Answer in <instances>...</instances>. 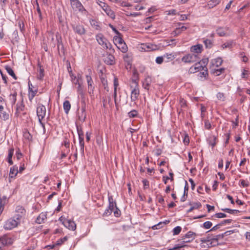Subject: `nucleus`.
<instances>
[{
	"label": "nucleus",
	"mask_w": 250,
	"mask_h": 250,
	"mask_svg": "<svg viewBox=\"0 0 250 250\" xmlns=\"http://www.w3.org/2000/svg\"><path fill=\"white\" fill-rule=\"evenodd\" d=\"M133 85H130L131 89V100L132 102H135L138 100L140 95V90L139 88L138 83L135 80H132Z\"/></svg>",
	"instance_id": "f257e3e1"
},
{
	"label": "nucleus",
	"mask_w": 250,
	"mask_h": 250,
	"mask_svg": "<svg viewBox=\"0 0 250 250\" xmlns=\"http://www.w3.org/2000/svg\"><path fill=\"white\" fill-rule=\"evenodd\" d=\"M70 2L71 6L74 10H78L84 15L87 14V11L79 0H70Z\"/></svg>",
	"instance_id": "f03ea898"
},
{
	"label": "nucleus",
	"mask_w": 250,
	"mask_h": 250,
	"mask_svg": "<svg viewBox=\"0 0 250 250\" xmlns=\"http://www.w3.org/2000/svg\"><path fill=\"white\" fill-rule=\"evenodd\" d=\"M21 220H18L17 217L14 216L12 218L8 219L4 225V229L6 230H10L17 227L20 224Z\"/></svg>",
	"instance_id": "7ed1b4c3"
},
{
	"label": "nucleus",
	"mask_w": 250,
	"mask_h": 250,
	"mask_svg": "<svg viewBox=\"0 0 250 250\" xmlns=\"http://www.w3.org/2000/svg\"><path fill=\"white\" fill-rule=\"evenodd\" d=\"M37 114L39 118V121L43 127H44V125L42 123V120L44 118L46 115V107L42 104H39L37 107Z\"/></svg>",
	"instance_id": "20e7f679"
},
{
	"label": "nucleus",
	"mask_w": 250,
	"mask_h": 250,
	"mask_svg": "<svg viewBox=\"0 0 250 250\" xmlns=\"http://www.w3.org/2000/svg\"><path fill=\"white\" fill-rule=\"evenodd\" d=\"M97 3L109 17H110L112 19H115V14L114 12L111 9L110 7L106 3L99 0L97 1Z\"/></svg>",
	"instance_id": "39448f33"
},
{
	"label": "nucleus",
	"mask_w": 250,
	"mask_h": 250,
	"mask_svg": "<svg viewBox=\"0 0 250 250\" xmlns=\"http://www.w3.org/2000/svg\"><path fill=\"white\" fill-rule=\"evenodd\" d=\"M96 40L104 48L110 50L112 48L111 44L102 34L97 35Z\"/></svg>",
	"instance_id": "423d86ee"
},
{
	"label": "nucleus",
	"mask_w": 250,
	"mask_h": 250,
	"mask_svg": "<svg viewBox=\"0 0 250 250\" xmlns=\"http://www.w3.org/2000/svg\"><path fill=\"white\" fill-rule=\"evenodd\" d=\"M199 60L198 55L194 54H187L182 58V61L185 63H193Z\"/></svg>",
	"instance_id": "0eeeda50"
},
{
	"label": "nucleus",
	"mask_w": 250,
	"mask_h": 250,
	"mask_svg": "<svg viewBox=\"0 0 250 250\" xmlns=\"http://www.w3.org/2000/svg\"><path fill=\"white\" fill-rule=\"evenodd\" d=\"M88 74L85 76V77L88 84L89 92L90 94H91L93 93L95 87L94 86L93 81L91 76L92 73L91 70L90 69H88Z\"/></svg>",
	"instance_id": "6e6552de"
},
{
	"label": "nucleus",
	"mask_w": 250,
	"mask_h": 250,
	"mask_svg": "<svg viewBox=\"0 0 250 250\" xmlns=\"http://www.w3.org/2000/svg\"><path fill=\"white\" fill-rule=\"evenodd\" d=\"M15 213V217H17L18 220H21L25 215L26 210L22 206L18 205L16 207Z\"/></svg>",
	"instance_id": "1a4fd4ad"
},
{
	"label": "nucleus",
	"mask_w": 250,
	"mask_h": 250,
	"mask_svg": "<svg viewBox=\"0 0 250 250\" xmlns=\"http://www.w3.org/2000/svg\"><path fill=\"white\" fill-rule=\"evenodd\" d=\"M196 236V234L195 232L189 231L182 237V242L183 244L189 243L192 241Z\"/></svg>",
	"instance_id": "9d476101"
},
{
	"label": "nucleus",
	"mask_w": 250,
	"mask_h": 250,
	"mask_svg": "<svg viewBox=\"0 0 250 250\" xmlns=\"http://www.w3.org/2000/svg\"><path fill=\"white\" fill-rule=\"evenodd\" d=\"M0 243L2 244V248H3L7 245L12 244L13 240L7 235H5L0 237Z\"/></svg>",
	"instance_id": "9b49d317"
},
{
	"label": "nucleus",
	"mask_w": 250,
	"mask_h": 250,
	"mask_svg": "<svg viewBox=\"0 0 250 250\" xmlns=\"http://www.w3.org/2000/svg\"><path fill=\"white\" fill-rule=\"evenodd\" d=\"M72 28L74 31L78 35L82 36L85 33V30L83 25L81 24H76L72 25Z\"/></svg>",
	"instance_id": "f8f14e48"
},
{
	"label": "nucleus",
	"mask_w": 250,
	"mask_h": 250,
	"mask_svg": "<svg viewBox=\"0 0 250 250\" xmlns=\"http://www.w3.org/2000/svg\"><path fill=\"white\" fill-rule=\"evenodd\" d=\"M204 68V66L201 64V62L196 63L193 66L189 68V72L190 73H195L197 72L201 71Z\"/></svg>",
	"instance_id": "ddd939ff"
},
{
	"label": "nucleus",
	"mask_w": 250,
	"mask_h": 250,
	"mask_svg": "<svg viewBox=\"0 0 250 250\" xmlns=\"http://www.w3.org/2000/svg\"><path fill=\"white\" fill-rule=\"evenodd\" d=\"M152 83V79L151 77L147 75L145 79L143 82V86L144 88L145 89L148 90L149 89V87L150 84Z\"/></svg>",
	"instance_id": "4468645a"
},
{
	"label": "nucleus",
	"mask_w": 250,
	"mask_h": 250,
	"mask_svg": "<svg viewBox=\"0 0 250 250\" xmlns=\"http://www.w3.org/2000/svg\"><path fill=\"white\" fill-rule=\"evenodd\" d=\"M104 62L107 64L113 65L115 62V57L113 55L110 54H107L104 59Z\"/></svg>",
	"instance_id": "2eb2a0df"
},
{
	"label": "nucleus",
	"mask_w": 250,
	"mask_h": 250,
	"mask_svg": "<svg viewBox=\"0 0 250 250\" xmlns=\"http://www.w3.org/2000/svg\"><path fill=\"white\" fill-rule=\"evenodd\" d=\"M86 117V114L85 112V109L84 107H82L81 109V112H79L78 113V120L82 122H83L85 121Z\"/></svg>",
	"instance_id": "dca6fc26"
},
{
	"label": "nucleus",
	"mask_w": 250,
	"mask_h": 250,
	"mask_svg": "<svg viewBox=\"0 0 250 250\" xmlns=\"http://www.w3.org/2000/svg\"><path fill=\"white\" fill-rule=\"evenodd\" d=\"M203 50V45L200 44H198L192 46L190 48L191 52L199 54L201 53Z\"/></svg>",
	"instance_id": "f3484780"
},
{
	"label": "nucleus",
	"mask_w": 250,
	"mask_h": 250,
	"mask_svg": "<svg viewBox=\"0 0 250 250\" xmlns=\"http://www.w3.org/2000/svg\"><path fill=\"white\" fill-rule=\"evenodd\" d=\"M24 110V105L22 102L17 103L16 104V111L15 112V115L19 116L20 113Z\"/></svg>",
	"instance_id": "a211bd4d"
},
{
	"label": "nucleus",
	"mask_w": 250,
	"mask_h": 250,
	"mask_svg": "<svg viewBox=\"0 0 250 250\" xmlns=\"http://www.w3.org/2000/svg\"><path fill=\"white\" fill-rule=\"evenodd\" d=\"M64 226H65L69 230H75L76 229V224L73 221H72L71 220H68L66 225Z\"/></svg>",
	"instance_id": "6ab92c4d"
},
{
	"label": "nucleus",
	"mask_w": 250,
	"mask_h": 250,
	"mask_svg": "<svg viewBox=\"0 0 250 250\" xmlns=\"http://www.w3.org/2000/svg\"><path fill=\"white\" fill-rule=\"evenodd\" d=\"M18 173V167L16 165L10 168L9 176L11 178H14Z\"/></svg>",
	"instance_id": "aec40b11"
},
{
	"label": "nucleus",
	"mask_w": 250,
	"mask_h": 250,
	"mask_svg": "<svg viewBox=\"0 0 250 250\" xmlns=\"http://www.w3.org/2000/svg\"><path fill=\"white\" fill-rule=\"evenodd\" d=\"M222 62L223 60L221 58H217L212 60L211 61L212 67H218L222 64Z\"/></svg>",
	"instance_id": "412c9836"
},
{
	"label": "nucleus",
	"mask_w": 250,
	"mask_h": 250,
	"mask_svg": "<svg viewBox=\"0 0 250 250\" xmlns=\"http://www.w3.org/2000/svg\"><path fill=\"white\" fill-rule=\"evenodd\" d=\"M199 72L198 76L201 78H206L208 76V68L206 66H204V68Z\"/></svg>",
	"instance_id": "4be33fe9"
},
{
	"label": "nucleus",
	"mask_w": 250,
	"mask_h": 250,
	"mask_svg": "<svg viewBox=\"0 0 250 250\" xmlns=\"http://www.w3.org/2000/svg\"><path fill=\"white\" fill-rule=\"evenodd\" d=\"M143 45L144 46V48L146 51L155 50L157 49V46L151 43L146 44Z\"/></svg>",
	"instance_id": "5701e85b"
},
{
	"label": "nucleus",
	"mask_w": 250,
	"mask_h": 250,
	"mask_svg": "<svg viewBox=\"0 0 250 250\" xmlns=\"http://www.w3.org/2000/svg\"><path fill=\"white\" fill-rule=\"evenodd\" d=\"M225 71V68H221L219 69H211V73L215 76H218L222 74Z\"/></svg>",
	"instance_id": "b1692460"
},
{
	"label": "nucleus",
	"mask_w": 250,
	"mask_h": 250,
	"mask_svg": "<svg viewBox=\"0 0 250 250\" xmlns=\"http://www.w3.org/2000/svg\"><path fill=\"white\" fill-rule=\"evenodd\" d=\"M63 107L65 113L68 114L71 108V104L69 101H65L63 104Z\"/></svg>",
	"instance_id": "393cba45"
},
{
	"label": "nucleus",
	"mask_w": 250,
	"mask_h": 250,
	"mask_svg": "<svg viewBox=\"0 0 250 250\" xmlns=\"http://www.w3.org/2000/svg\"><path fill=\"white\" fill-rule=\"evenodd\" d=\"M5 69L6 70V72L10 76H11L15 80H17V76L15 74V73L14 72V71L13 70V69H12V68L10 66H9L8 65H6L5 66Z\"/></svg>",
	"instance_id": "a878e982"
},
{
	"label": "nucleus",
	"mask_w": 250,
	"mask_h": 250,
	"mask_svg": "<svg viewBox=\"0 0 250 250\" xmlns=\"http://www.w3.org/2000/svg\"><path fill=\"white\" fill-rule=\"evenodd\" d=\"M7 199L6 197L3 196L2 198H0V215L2 213L4 207L6 203Z\"/></svg>",
	"instance_id": "bb28decb"
},
{
	"label": "nucleus",
	"mask_w": 250,
	"mask_h": 250,
	"mask_svg": "<svg viewBox=\"0 0 250 250\" xmlns=\"http://www.w3.org/2000/svg\"><path fill=\"white\" fill-rule=\"evenodd\" d=\"M29 100L31 101L32 99L34 98V97L35 96L37 91L36 90H33L31 87H30V85L29 84Z\"/></svg>",
	"instance_id": "cd10ccee"
},
{
	"label": "nucleus",
	"mask_w": 250,
	"mask_h": 250,
	"mask_svg": "<svg viewBox=\"0 0 250 250\" xmlns=\"http://www.w3.org/2000/svg\"><path fill=\"white\" fill-rule=\"evenodd\" d=\"M220 2V0H210L208 2L207 6L210 9L218 5Z\"/></svg>",
	"instance_id": "c85d7f7f"
},
{
	"label": "nucleus",
	"mask_w": 250,
	"mask_h": 250,
	"mask_svg": "<svg viewBox=\"0 0 250 250\" xmlns=\"http://www.w3.org/2000/svg\"><path fill=\"white\" fill-rule=\"evenodd\" d=\"M113 41L116 46L120 45L124 42V41L123 40V39L119 36H115L113 38Z\"/></svg>",
	"instance_id": "c756f323"
},
{
	"label": "nucleus",
	"mask_w": 250,
	"mask_h": 250,
	"mask_svg": "<svg viewBox=\"0 0 250 250\" xmlns=\"http://www.w3.org/2000/svg\"><path fill=\"white\" fill-rule=\"evenodd\" d=\"M118 48L121 50L123 53H125L127 51V46L126 43L125 42H123L122 44L119 45H117Z\"/></svg>",
	"instance_id": "7c9ffc66"
},
{
	"label": "nucleus",
	"mask_w": 250,
	"mask_h": 250,
	"mask_svg": "<svg viewBox=\"0 0 250 250\" xmlns=\"http://www.w3.org/2000/svg\"><path fill=\"white\" fill-rule=\"evenodd\" d=\"M203 42L207 48H210L213 45V43L211 40L208 39H203Z\"/></svg>",
	"instance_id": "2f4dec72"
},
{
	"label": "nucleus",
	"mask_w": 250,
	"mask_h": 250,
	"mask_svg": "<svg viewBox=\"0 0 250 250\" xmlns=\"http://www.w3.org/2000/svg\"><path fill=\"white\" fill-rule=\"evenodd\" d=\"M226 29L222 27H219L216 30V33L220 37H223L226 35Z\"/></svg>",
	"instance_id": "473e14b6"
},
{
	"label": "nucleus",
	"mask_w": 250,
	"mask_h": 250,
	"mask_svg": "<svg viewBox=\"0 0 250 250\" xmlns=\"http://www.w3.org/2000/svg\"><path fill=\"white\" fill-rule=\"evenodd\" d=\"M73 83L77 85L78 84V87H77V92L80 94H81V95H83V88L81 85V83H80V82H79V80H76V82H75L74 81H73Z\"/></svg>",
	"instance_id": "72a5a7b5"
},
{
	"label": "nucleus",
	"mask_w": 250,
	"mask_h": 250,
	"mask_svg": "<svg viewBox=\"0 0 250 250\" xmlns=\"http://www.w3.org/2000/svg\"><path fill=\"white\" fill-rule=\"evenodd\" d=\"M40 69L37 74V78L40 80H42L44 77V70L42 68L41 65H39Z\"/></svg>",
	"instance_id": "f704fd0d"
},
{
	"label": "nucleus",
	"mask_w": 250,
	"mask_h": 250,
	"mask_svg": "<svg viewBox=\"0 0 250 250\" xmlns=\"http://www.w3.org/2000/svg\"><path fill=\"white\" fill-rule=\"evenodd\" d=\"M221 210L230 214H237L240 212L239 210L231 209L229 208H222Z\"/></svg>",
	"instance_id": "c9c22d12"
},
{
	"label": "nucleus",
	"mask_w": 250,
	"mask_h": 250,
	"mask_svg": "<svg viewBox=\"0 0 250 250\" xmlns=\"http://www.w3.org/2000/svg\"><path fill=\"white\" fill-rule=\"evenodd\" d=\"M46 218L44 214H40L36 219V223L38 224H42L44 222V220Z\"/></svg>",
	"instance_id": "e433bc0d"
},
{
	"label": "nucleus",
	"mask_w": 250,
	"mask_h": 250,
	"mask_svg": "<svg viewBox=\"0 0 250 250\" xmlns=\"http://www.w3.org/2000/svg\"><path fill=\"white\" fill-rule=\"evenodd\" d=\"M0 117L4 121L7 120L9 119V115L5 111H1L0 113Z\"/></svg>",
	"instance_id": "4c0bfd02"
},
{
	"label": "nucleus",
	"mask_w": 250,
	"mask_h": 250,
	"mask_svg": "<svg viewBox=\"0 0 250 250\" xmlns=\"http://www.w3.org/2000/svg\"><path fill=\"white\" fill-rule=\"evenodd\" d=\"M79 144L81 146V151L83 154L84 153V138H79Z\"/></svg>",
	"instance_id": "58836bf2"
},
{
	"label": "nucleus",
	"mask_w": 250,
	"mask_h": 250,
	"mask_svg": "<svg viewBox=\"0 0 250 250\" xmlns=\"http://www.w3.org/2000/svg\"><path fill=\"white\" fill-rule=\"evenodd\" d=\"M77 130L79 135V138H84V134L82 127L80 126L77 125Z\"/></svg>",
	"instance_id": "ea45409f"
},
{
	"label": "nucleus",
	"mask_w": 250,
	"mask_h": 250,
	"mask_svg": "<svg viewBox=\"0 0 250 250\" xmlns=\"http://www.w3.org/2000/svg\"><path fill=\"white\" fill-rule=\"evenodd\" d=\"M216 97L221 101H224L226 99V96L223 93L218 92L216 95Z\"/></svg>",
	"instance_id": "a19ab883"
},
{
	"label": "nucleus",
	"mask_w": 250,
	"mask_h": 250,
	"mask_svg": "<svg viewBox=\"0 0 250 250\" xmlns=\"http://www.w3.org/2000/svg\"><path fill=\"white\" fill-rule=\"evenodd\" d=\"M181 230H182V228L181 227H180V226L176 227L173 229V231H172L173 235H175L179 234L180 233V232L181 231Z\"/></svg>",
	"instance_id": "79ce46f5"
},
{
	"label": "nucleus",
	"mask_w": 250,
	"mask_h": 250,
	"mask_svg": "<svg viewBox=\"0 0 250 250\" xmlns=\"http://www.w3.org/2000/svg\"><path fill=\"white\" fill-rule=\"evenodd\" d=\"M138 112L136 110H132L128 112V115L130 118H134L137 116Z\"/></svg>",
	"instance_id": "37998d69"
},
{
	"label": "nucleus",
	"mask_w": 250,
	"mask_h": 250,
	"mask_svg": "<svg viewBox=\"0 0 250 250\" xmlns=\"http://www.w3.org/2000/svg\"><path fill=\"white\" fill-rule=\"evenodd\" d=\"M203 227L206 229H208L210 228L212 225V224L210 221H206L203 224Z\"/></svg>",
	"instance_id": "c03bdc74"
},
{
	"label": "nucleus",
	"mask_w": 250,
	"mask_h": 250,
	"mask_svg": "<svg viewBox=\"0 0 250 250\" xmlns=\"http://www.w3.org/2000/svg\"><path fill=\"white\" fill-rule=\"evenodd\" d=\"M67 239V238L66 236H65L63 238L60 239L56 242V245H57V246L61 245L64 241H66Z\"/></svg>",
	"instance_id": "a18cd8bd"
},
{
	"label": "nucleus",
	"mask_w": 250,
	"mask_h": 250,
	"mask_svg": "<svg viewBox=\"0 0 250 250\" xmlns=\"http://www.w3.org/2000/svg\"><path fill=\"white\" fill-rule=\"evenodd\" d=\"M217 140L216 137L213 136L211 138V140L209 142V145L211 146L212 147H214L216 145V141Z\"/></svg>",
	"instance_id": "49530a36"
},
{
	"label": "nucleus",
	"mask_w": 250,
	"mask_h": 250,
	"mask_svg": "<svg viewBox=\"0 0 250 250\" xmlns=\"http://www.w3.org/2000/svg\"><path fill=\"white\" fill-rule=\"evenodd\" d=\"M214 216L218 218H222L227 217V215L225 213L221 212L216 213Z\"/></svg>",
	"instance_id": "de8ad7c7"
},
{
	"label": "nucleus",
	"mask_w": 250,
	"mask_h": 250,
	"mask_svg": "<svg viewBox=\"0 0 250 250\" xmlns=\"http://www.w3.org/2000/svg\"><path fill=\"white\" fill-rule=\"evenodd\" d=\"M68 220V219H66L64 217H63V216H61L59 219V221H60L61 222H62V223L64 226L66 225Z\"/></svg>",
	"instance_id": "09e8293b"
},
{
	"label": "nucleus",
	"mask_w": 250,
	"mask_h": 250,
	"mask_svg": "<svg viewBox=\"0 0 250 250\" xmlns=\"http://www.w3.org/2000/svg\"><path fill=\"white\" fill-rule=\"evenodd\" d=\"M164 56L157 57L156 59V62L159 64H161L164 61Z\"/></svg>",
	"instance_id": "8fccbe9b"
},
{
	"label": "nucleus",
	"mask_w": 250,
	"mask_h": 250,
	"mask_svg": "<svg viewBox=\"0 0 250 250\" xmlns=\"http://www.w3.org/2000/svg\"><path fill=\"white\" fill-rule=\"evenodd\" d=\"M224 237L223 233L214 236V238H212L213 240L218 241L220 239H222Z\"/></svg>",
	"instance_id": "3c124183"
},
{
	"label": "nucleus",
	"mask_w": 250,
	"mask_h": 250,
	"mask_svg": "<svg viewBox=\"0 0 250 250\" xmlns=\"http://www.w3.org/2000/svg\"><path fill=\"white\" fill-rule=\"evenodd\" d=\"M208 58H205L202 59L201 61H200L199 62H201V64L203 65V66H206L208 64Z\"/></svg>",
	"instance_id": "603ef678"
},
{
	"label": "nucleus",
	"mask_w": 250,
	"mask_h": 250,
	"mask_svg": "<svg viewBox=\"0 0 250 250\" xmlns=\"http://www.w3.org/2000/svg\"><path fill=\"white\" fill-rule=\"evenodd\" d=\"M180 105L182 108H184L186 106V102L184 99H180Z\"/></svg>",
	"instance_id": "864d4df0"
},
{
	"label": "nucleus",
	"mask_w": 250,
	"mask_h": 250,
	"mask_svg": "<svg viewBox=\"0 0 250 250\" xmlns=\"http://www.w3.org/2000/svg\"><path fill=\"white\" fill-rule=\"evenodd\" d=\"M163 223L162 222H160L158 224L155 225H154L152 228L153 229H160V228H161L162 227V225Z\"/></svg>",
	"instance_id": "5fc2aeb1"
},
{
	"label": "nucleus",
	"mask_w": 250,
	"mask_h": 250,
	"mask_svg": "<svg viewBox=\"0 0 250 250\" xmlns=\"http://www.w3.org/2000/svg\"><path fill=\"white\" fill-rule=\"evenodd\" d=\"M119 85L118 80L117 77L114 79V89H117V87Z\"/></svg>",
	"instance_id": "6e6d98bb"
},
{
	"label": "nucleus",
	"mask_w": 250,
	"mask_h": 250,
	"mask_svg": "<svg viewBox=\"0 0 250 250\" xmlns=\"http://www.w3.org/2000/svg\"><path fill=\"white\" fill-rule=\"evenodd\" d=\"M232 46V43L231 42H226L222 44V47L223 49H225L226 48H230Z\"/></svg>",
	"instance_id": "4d7b16f0"
},
{
	"label": "nucleus",
	"mask_w": 250,
	"mask_h": 250,
	"mask_svg": "<svg viewBox=\"0 0 250 250\" xmlns=\"http://www.w3.org/2000/svg\"><path fill=\"white\" fill-rule=\"evenodd\" d=\"M14 149L13 148H11L8 151V155L7 158H12L13 155Z\"/></svg>",
	"instance_id": "13d9d810"
},
{
	"label": "nucleus",
	"mask_w": 250,
	"mask_h": 250,
	"mask_svg": "<svg viewBox=\"0 0 250 250\" xmlns=\"http://www.w3.org/2000/svg\"><path fill=\"white\" fill-rule=\"evenodd\" d=\"M201 206H202L200 202H199L194 203L192 204V206L193 207V208L194 209L199 208H200L201 207Z\"/></svg>",
	"instance_id": "bf43d9fd"
},
{
	"label": "nucleus",
	"mask_w": 250,
	"mask_h": 250,
	"mask_svg": "<svg viewBox=\"0 0 250 250\" xmlns=\"http://www.w3.org/2000/svg\"><path fill=\"white\" fill-rule=\"evenodd\" d=\"M143 183L144 184V188H147L149 187V182L146 179H144L143 180Z\"/></svg>",
	"instance_id": "052dcab7"
},
{
	"label": "nucleus",
	"mask_w": 250,
	"mask_h": 250,
	"mask_svg": "<svg viewBox=\"0 0 250 250\" xmlns=\"http://www.w3.org/2000/svg\"><path fill=\"white\" fill-rule=\"evenodd\" d=\"M222 226V224H217L216 225H215V226H214L213 228H212L208 231H215L216 230V229H218L220 228V227Z\"/></svg>",
	"instance_id": "680f3d73"
},
{
	"label": "nucleus",
	"mask_w": 250,
	"mask_h": 250,
	"mask_svg": "<svg viewBox=\"0 0 250 250\" xmlns=\"http://www.w3.org/2000/svg\"><path fill=\"white\" fill-rule=\"evenodd\" d=\"M114 207L117 208V207H116V203H109L108 208L109 209H110V210L113 211V209H114Z\"/></svg>",
	"instance_id": "e2e57ef3"
},
{
	"label": "nucleus",
	"mask_w": 250,
	"mask_h": 250,
	"mask_svg": "<svg viewBox=\"0 0 250 250\" xmlns=\"http://www.w3.org/2000/svg\"><path fill=\"white\" fill-rule=\"evenodd\" d=\"M22 156V153L21 152L19 149L16 151V157L18 160H20Z\"/></svg>",
	"instance_id": "0e129e2a"
},
{
	"label": "nucleus",
	"mask_w": 250,
	"mask_h": 250,
	"mask_svg": "<svg viewBox=\"0 0 250 250\" xmlns=\"http://www.w3.org/2000/svg\"><path fill=\"white\" fill-rule=\"evenodd\" d=\"M114 214L116 217H119L121 215V211L117 208H116V209L114 211Z\"/></svg>",
	"instance_id": "69168bd1"
},
{
	"label": "nucleus",
	"mask_w": 250,
	"mask_h": 250,
	"mask_svg": "<svg viewBox=\"0 0 250 250\" xmlns=\"http://www.w3.org/2000/svg\"><path fill=\"white\" fill-rule=\"evenodd\" d=\"M240 182L241 186L244 188L247 187L249 186L248 183L244 180H240Z\"/></svg>",
	"instance_id": "338daca9"
},
{
	"label": "nucleus",
	"mask_w": 250,
	"mask_h": 250,
	"mask_svg": "<svg viewBox=\"0 0 250 250\" xmlns=\"http://www.w3.org/2000/svg\"><path fill=\"white\" fill-rule=\"evenodd\" d=\"M164 58H167V59L172 60L174 59V56L171 54H167L164 55Z\"/></svg>",
	"instance_id": "774afa93"
}]
</instances>
